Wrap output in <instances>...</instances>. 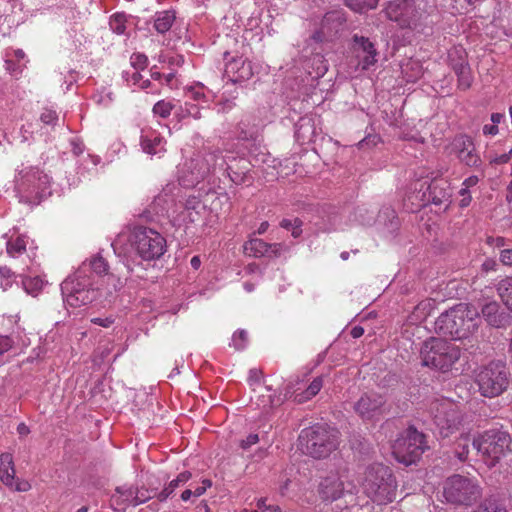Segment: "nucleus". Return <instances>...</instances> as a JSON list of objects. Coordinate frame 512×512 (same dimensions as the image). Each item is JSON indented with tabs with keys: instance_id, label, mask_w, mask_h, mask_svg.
<instances>
[{
	"instance_id": "1",
	"label": "nucleus",
	"mask_w": 512,
	"mask_h": 512,
	"mask_svg": "<svg viewBox=\"0 0 512 512\" xmlns=\"http://www.w3.org/2000/svg\"><path fill=\"white\" fill-rule=\"evenodd\" d=\"M479 315L472 304L460 303L436 319L435 330L439 335L452 339L467 338L477 330Z\"/></svg>"
},
{
	"instance_id": "2",
	"label": "nucleus",
	"mask_w": 512,
	"mask_h": 512,
	"mask_svg": "<svg viewBox=\"0 0 512 512\" xmlns=\"http://www.w3.org/2000/svg\"><path fill=\"white\" fill-rule=\"evenodd\" d=\"M338 445V432L324 425L307 427L298 437V448L303 454L314 459L328 457L338 448Z\"/></svg>"
},
{
	"instance_id": "3",
	"label": "nucleus",
	"mask_w": 512,
	"mask_h": 512,
	"mask_svg": "<svg viewBox=\"0 0 512 512\" xmlns=\"http://www.w3.org/2000/svg\"><path fill=\"white\" fill-rule=\"evenodd\" d=\"M363 489L373 502L386 505L396 498L397 482L389 467L373 464L365 472Z\"/></svg>"
},
{
	"instance_id": "4",
	"label": "nucleus",
	"mask_w": 512,
	"mask_h": 512,
	"mask_svg": "<svg viewBox=\"0 0 512 512\" xmlns=\"http://www.w3.org/2000/svg\"><path fill=\"white\" fill-rule=\"evenodd\" d=\"M511 442V436L507 431L490 429L474 439L473 450L482 456L488 466L493 467L507 455Z\"/></svg>"
},
{
	"instance_id": "5",
	"label": "nucleus",
	"mask_w": 512,
	"mask_h": 512,
	"mask_svg": "<svg viewBox=\"0 0 512 512\" xmlns=\"http://www.w3.org/2000/svg\"><path fill=\"white\" fill-rule=\"evenodd\" d=\"M420 356L423 366L445 371L460 358V350L443 339L430 338L423 343Z\"/></svg>"
},
{
	"instance_id": "6",
	"label": "nucleus",
	"mask_w": 512,
	"mask_h": 512,
	"mask_svg": "<svg viewBox=\"0 0 512 512\" xmlns=\"http://www.w3.org/2000/svg\"><path fill=\"white\" fill-rule=\"evenodd\" d=\"M130 241L136 254L144 261L157 260L167 250L166 239L158 231L145 226L135 227Z\"/></svg>"
},
{
	"instance_id": "7",
	"label": "nucleus",
	"mask_w": 512,
	"mask_h": 512,
	"mask_svg": "<svg viewBox=\"0 0 512 512\" xmlns=\"http://www.w3.org/2000/svg\"><path fill=\"white\" fill-rule=\"evenodd\" d=\"M509 371L505 363L492 361L480 368L475 377L480 394L493 398L501 395L509 385Z\"/></svg>"
},
{
	"instance_id": "8",
	"label": "nucleus",
	"mask_w": 512,
	"mask_h": 512,
	"mask_svg": "<svg viewBox=\"0 0 512 512\" xmlns=\"http://www.w3.org/2000/svg\"><path fill=\"white\" fill-rule=\"evenodd\" d=\"M429 412L442 438H447L456 432L463 421L459 406L449 399L433 400L430 403Z\"/></svg>"
},
{
	"instance_id": "9",
	"label": "nucleus",
	"mask_w": 512,
	"mask_h": 512,
	"mask_svg": "<svg viewBox=\"0 0 512 512\" xmlns=\"http://www.w3.org/2000/svg\"><path fill=\"white\" fill-rule=\"evenodd\" d=\"M482 495L479 484L462 475H452L443 483V496L448 503L470 506Z\"/></svg>"
},
{
	"instance_id": "10",
	"label": "nucleus",
	"mask_w": 512,
	"mask_h": 512,
	"mask_svg": "<svg viewBox=\"0 0 512 512\" xmlns=\"http://www.w3.org/2000/svg\"><path fill=\"white\" fill-rule=\"evenodd\" d=\"M426 449V436L413 426L404 430L392 445L394 457L405 465L415 463Z\"/></svg>"
},
{
	"instance_id": "11",
	"label": "nucleus",
	"mask_w": 512,
	"mask_h": 512,
	"mask_svg": "<svg viewBox=\"0 0 512 512\" xmlns=\"http://www.w3.org/2000/svg\"><path fill=\"white\" fill-rule=\"evenodd\" d=\"M386 17L401 28L416 29L421 26L424 11L415 0H393L384 9Z\"/></svg>"
},
{
	"instance_id": "12",
	"label": "nucleus",
	"mask_w": 512,
	"mask_h": 512,
	"mask_svg": "<svg viewBox=\"0 0 512 512\" xmlns=\"http://www.w3.org/2000/svg\"><path fill=\"white\" fill-rule=\"evenodd\" d=\"M226 160L219 150L197 155L186 164L189 175L183 177V184L193 186L208 177L217 167L223 168Z\"/></svg>"
},
{
	"instance_id": "13",
	"label": "nucleus",
	"mask_w": 512,
	"mask_h": 512,
	"mask_svg": "<svg viewBox=\"0 0 512 512\" xmlns=\"http://www.w3.org/2000/svg\"><path fill=\"white\" fill-rule=\"evenodd\" d=\"M16 187L20 193H25L30 201L39 202L50 194V177L38 168L23 169L16 179Z\"/></svg>"
},
{
	"instance_id": "14",
	"label": "nucleus",
	"mask_w": 512,
	"mask_h": 512,
	"mask_svg": "<svg viewBox=\"0 0 512 512\" xmlns=\"http://www.w3.org/2000/svg\"><path fill=\"white\" fill-rule=\"evenodd\" d=\"M61 290L67 305L74 308L87 305L98 297L97 290L89 287L88 283L73 277L66 279L62 283Z\"/></svg>"
},
{
	"instance_id": "15",
	"label": "nucleus",
	"mask_w": 512,
	"mask_h": 512,
	"mask_svg": "<svg viewBox=\"0 0 512 512\" xmlns=\"http://www.w3.org/2000/svg\"><path fill=\"white\" fill-rule=\"evenodd\" d=\"M353 409L363 421L378 420L386 413V398L376 392L364 393L354 403Z\"/></svg>"
},
{
	"instance_id": "16",
	"label": "nucleus",
	"mask_w": 512,
	"mask_h": 512,
	"mask_svg": "<svg viewBox=\"0 0 512 512\" xmlns=\"http://www.w3.org/2000/svg\"><path fill=\"white\" fill-rule=\"evenodd\" d=\"M348 479V470L342 468L330 472L319 484V495L324 501H335L344 494Z\"/></svg>"
},
{
	"instance_id": "17",
	"label": "nucleus",
	"mask_w": 512,
	"mask_h": 512,
	"mask_svg": "<svg viewBox=\"0 0 512 512\" xmlns=\"http://www.w3.org/2000/svg\"><path fill=\"white\" fill-rule=\"evenodd\" d=\"M0 481L13 491L27 492L31 489L29 481L16 477L13 456L10 453L0 454Z\"/></svg>"
},
{
	"instance_id": "18",
	"label": "nucleus",
	"mask_w": 512,
	"mask_h": 512,
	"mask_svg": "<svg viewBox=\"0 0 512 512\" xmlns=\"http://www.w3.org/2000/svg\"><path fill=\"white\" fill-rule=\"evenodd\" d=\"M452 151L458 160L468 167L479 168L482 164L473 140L467 135H459L454 138Z\"/></svg>"
},
{
	"instance_id": "19",
	"label": "nucleus",
	"mask_w": 512,
	"mask_h": 512,
	"mask_svg": "<svg viewBox=\"0 0 512 512\" xmlns=\"http://www.w3.org/2000/svg\"><path fill=\"white\" fill-rule=\"evenodd\" d=\"M353 49L361 57L362 69L366 70L377 62V50L369 38L355 34L352 38Z\"/></svg>"
},
{
	"instance_id": "20",
	"label": "nucleus",
	"mask_w": 512,
	"mask_h": 512,
	"mask_svg": "<svg viewBox=\"0 0 512 512\" xmlns=\"http://www.w3.org/2000/svg\"><path fill=\"white\" fill-rule=\"evenodd\" d=\"M481 314L492 327L503 328L510 324V315L496 301H490L483 305Z\"/></svg>"
},
{
	"instance_id": "21",
	"label": "nucleus",
	"mask_w": 512,
	"mask_h": 512,
	"mask_svg": "<svg viewBox=\"0 0 512 512\" xmlns=\"http://www.w3.org/2000/svg\"><path fill=\"white\" fill-rule=\"evenodd\" d=\"M252 74L251 63L242 57L233 58L225 65V75L233 82L247 80Z\"/></svg>"
},
{
	"instance_id": "22",
	"label": "nucleus",
	"mask_w": 512,
	"mask_h": 512,
	"mask_svg": "<svg viewBox=\"0 0 512 512\" xmlns=\"http://www.w3.org/2000/svg\"><path fill=\"white\" fill-rule=\"evenodd\" d=\"M429 200L435 205H445L451 202L452 190L445 179H436L428 186Z\"/></svg>"
},
{
	"instance_id": "23",
	"label": "nucleus",
	"mask_w": 512,
	"mask_h": 512,
	"mask_svg": "<svg viewBox=\"0 0 512 512\" xmlns=\"http://www.w3.org/2000/svg\"><path fill=\"white\" fill-rule=\"evenodd\" d=\"M226 171L230 180L236 185L245 184L252 180L249 175V162L246 159L233 158L232 163L227 164Z\"/></svg>"
},
{
	"instance_id": "24",
	"label": "nucleus",
	"mask_w": 512,
	"mask_h": 512,
	"mask_svg": "<svg viewBox=\"0 0 512 512\" xmlns=\"http://www.w3.org/2000/svg\"><path fill=\"white\" fill-rule=\"evenodd\" d=\"M135 487H117L111 496V507L115 511L124 512L126 507L134 506Z\"/></svg>"
},
{
	"instance_id": "25",
	"label": "nucleus",
	"mask_w": 512,
	"mask_h": 512,
	"mask_svg": "<svg viewBox=\"0 0 512 512\" xmlns=\"http://www.w3.org/2000/svg\"><path fill=\"white\" fill-rule=\"evenodd\" d=\"M141 146L143 151L150 155H160L166 151L164 139L156 132L143 134Z\"/></svg>"
},
{
	"instance_id": "26",
	"label": "nucleus",
	"mask_w": 512,
	"mask_h": 512,
	"mask_svg": "<svg viewBox=\"0 0 512 512\" xmlns=\"http://www.w3.org/2000/svg\"><path fill=\"white\" fill-rule=\"evenodd\" d=\"M347 21L346 14L342 9H335L327 12L321 22L322 29L329 32H337Z\"/></svg>"
},
{
	"instance_id": "27",
	"label": "nucleus",
	"mask_w": 512,
	"mask_h": 512,
	"mask_svg": "<svg viewBox=\"0 0 512 512\" xmlns=\"http://www.w3.org/2000/svg\"><path fill=\"white\" fill-rule=\"evenodd\" d=\"M270 244L262 239L252 238L244 243V252L251 257L261 258L268 255Z\"/></svg>"
},
{
	"instance_id": "28",
	"label": "nucleus",
	"mask_w": 512,
	"mask_h": 512,
	"mask_svg": "<svg viewBox=\"0 0 512 512\" xmlns=\"http://www.w3.org/2000/svg\"><path fill=\"white\" fill-rule=\"evenodd\" d=\"M192 474L189 471H184L180 473L175 479L170 481V483L162 489L159 493H157V499L160 502L166 501L178 488L180 485L185 484L191 479Z\"/></svg>"
},
{
	"instance_id": "29",
	"label": "nucleus",
	"mask_w": 512,
	"mask_h": 512,
	"mask_svg": "<svg viewBox=\"0 0 512 512\" xmlns=\"http://www.w3.org/2000/svg\"><path fill=\"white\" fill-rule=\"evenodd\" d=\"M476 439L472 437L470 433H463L454 443V453L455 456L460 461H465L468 459L470 453V445L473 446V441Z\"/></svg>"
},
{
	"instance_id": "30",
	"label": "nucleus",
	"mask_w": 512,
	"mask_h": 512,
	"mask_svg": "<svg viewBox=\"0 0 512 512\" xmlns=\"http://www.w3.org/2000/svg\"><path fill=\"white\" fill-rule=\"evenodd\" d=\"M176 19L173 10L160 11L155 14L154 27L158 33L164 34L170 30Z\"/></svg>"
},
{
	"instance_id": "31",
	"label": "nucleus",
	"mask_w": 512,
	"mask_h": 512,
	"mask_svg": "<svg viewBox=\"0 0 512 512\" xmlns=\"http://www.w3.org/2000/svg\"><path fill=\"white\" fill-rule=\"evenodd\" d=\"M322 387L323 378L321 376H318L312 380L309 386L302 393L295 395V400L298 403H303L307 400H310L312 397L316 396L320 392Z\"/></svg>"
},
{
	"instance_id": "32",
	"label": "nucleus",
	"mask_w": 512,
	"mask_h": 512,
	"mask_svg": "<svg viewBox=\"0 0 512 512\" xmlns=\"http://www.w3.org/2000/svg\"><path fill=\"white\" fill-rule=\"evenodd\" d=\"M474 512H508V510L500 500L491 496L485 498Z\"/></svg>"
},
{
	"instance_id": "33",
	"label": "nucleus",
	"mask_w": 512,
	"mask_h": 512,
	"mask_svg": "<svg viewBox=\"0 0 512 512\" xmlns=\"http://www.w3.org/2000/svg\"><path fill=\"white\" fill-rule=\"evenodd\" d=\"M497 291L505 305L512 311V277H507L498 283Z\"/></svg>"
},
{
	"instance_id": "34",
	"label": "nucleus",
	"mask_w": 512,
	"mask_h": 512,
	"mask_svg": "<svg viewBox=\"0 0 512 512\" xmlns=\"http://www.w3.org/2000/svg\"><path fill=\"white\" fill-rule=\"evenodd\" d=\"M22 285L28 294L36 296L42 290L44 282L38 276L24 277L22 280Z\"/></svg>"
},
{
	"instance_id": "35",
	"label": "nucleus",
	"mask_w": 512,
	"mask_h": 512,
	"mask_svg": "<svg viewBox=\"0 0 512 512\" xmlns=\"http://www.w3.org/2000/svg\"><path fill=\"white\" fill-rule=\"evenodd\" d=\"M153 497L157 498L156 489H149L145 486L135 487L134 507L146 503Z\"/></svg>"
},
{
	"instance_id": "36",
	"label": "nucleus",
	"mask_w": 512,
	"mask_h": 512,
	"mask_svg": "<svg viewBox=\"0 0 512 512\" xmlns=\"http://www.w3.org/2000/svg\"><path fill=\"white\" fill-rule=\"evenodd\" d=\"M431 303L429 301L420 302L412 312L410 319L414 322L423 321L430 313Z\"/></svg>"
},
{
	"instance_id": "37",
	"label": "nucleus",
	"mask_w": 512,
	"mask_h": 512,
	"mask_svg": "<svg viewBox=\"0 0 512 512\" xmlns=\"http://www.w3.org/2000/svg\"><path fill=\"white\" fill-rule=\"evenodd\" d=\"M126 16L123 13H116L110 18V28L113 32L121 35L125 33L126 30Z\"/></svg>"
},
{
	"instance_id": "38",
	"label": "nucleus",
	"mask_w": 512,
	"mask_h": 512,
	"mask_svg": "<svg viewBox=\"0 0 512 512\" xmlns=\"http://www.w3.org/2000/svg\"><path fill=\"white\" fill-rule=\"evenodd\" d=\"M177 115L180 118H185V117H193L194 119L201 118L200 108L197 105L190 103V102H185L184 106L180 107L179 112H177Z\"/></svg>"
},
{
	"instance_id": "39",
	"label": "nucleus",
	"mask_w": 512,
	"mask_h": 512,
	"mask_svg": "<svg viewBox=\"0 0 512 512\" xmlns=\"http://www.w3.org/2000/svg\"><path fill=\"white\" fill-rule=\"evenodd\" d=\"M26 250V242L23 237H17L14 241L7 242V253L15 257Z\"/></svg>"
},
{
	"instance_id": "40",
	"label": "nucleus",
	"mask_w": 512,
	"mask_h": 512,
	"mask_svg": "<svg viewBox=\"0 0 512 512\" xmlns=\"http://www.w3.org/2000/svg\"><path fill=\"white\" fill-rule=\"evenodd\" d=\"M174 105L170 101L160 100L153 106V113L161 118H167Z\"/></svg>"
},
{
	"instance_id": "41",
	"label": "nucleus",
	"mask_w": 512,
	"mask_h": 512,
	"mask_svg": "<svg viewBox=\"0 0 512 512\" xmlns=\"http://www.w3.org/2000/svg\"><path fill=\"white\" fill-rule=\"evenodd\" d=\"M456 75L458 77V86L461 89L466 90V89L470 88V86L473 82V77L471 74L470 67H464V71H460V73H458Z\"/></svg>"
},
{
	"instance_id": "42",
	"label": "nucleus",
	"mask_w": 512,
	"mask_h": 512,
	"mask_svg": "<svg viewBox=\"0 0 512 512\" xmlns=\"http://www.w3.org/2000/svg\"><path fill=\"white\" fill-rule=\"evenodd\" d=\"M247 340V332L245 330H239L238 332L234 333L232 337V345L235 349L241 350L246 347Z\"/></svg>"
},
{
	"instance_id": "43",
	"label": "nucleus",
	"mask_w": 512,
	"mask_h": 512,
	"mask_svg": "<svg viewBox=\"0 0 512 512\" xmlns=\"http://www.w3.org/2000/svg\"><path fill=\"white\" fill-rule=\"evenodd\" d=\"M91 268L97 274L106 273L108 270V263L103 257L97 256L91 260Z\"/></svg>"
},
{
	"instance_id": "44",
	"label": "nucleus",
	"mask_w": 512,
	"mask_h": 512,
	"mask_svg": "<svg viewBox=\"0 0 512 512\" xmlns=\"http://www.w3.org/2000/svg\"><path fill=\"white\" fill-rule=\"evenodd\" d=\"M106 281L109 286L113 287L114 291H118L124 287L126 279L117 277L115 274L111 273L107 276Z\"/></svg>"
},
{
	"instance_id": "45",
	"label": "nucleus",
	"mask_w": 512,
	"mask_h": 512,
	"mask_svg": "<svg viewBox=\"0 0 512 512\" xmlns=\"http://www.w3.org/2000/svg\"><path fill=\"white\" fill-rule=\"evenodd\" d=\"M147 57L144 54H133L131 56V64L135 69L143 70L147 65Z\"/></svg>"
},
{
	"instance_id": "46",
	"label": "nucleus",
	"mask_w": 512,
	"mask_h": 512,
	"mask_svg": "<svg viewBox=\"0 0 512 512\" xmlns=\"http://www.w3.org/2000/svg\"><path fill=\"white\" fill-rule=\"evenodd\" d=\"M287 250V246H285L282 243H273L270 244V248L268 251V255L266 257L272 258V257H280L284 251Z\"/></svg>"
},
{
	"instance_id": "47",
	"label": "nucleus",
	"mask_w": 512,
	"mask_h": 512,
	"mask_svg": "<svg viewBox=\"0 0 512 512\" xmlns=\"http://www.w3.org/2000/svg\"><path fill=\"white\" fill-rule=\"evenodd\" d=\"M212 486V482L211 480L209 479H204L202 481V484L201 485H198L194 488H192V492H193V497H200L201 495H203L206 490Z\"/></svg>"
},
{
	"instance_id": "48",
	"label": "nucleus",
	"mask_w": 512,
	"mask_h": 512,
	"mask_svg": "<svg viewBox=\"0 0 512 512\" xmlns=\"http://www.w3.org/2000/svg\"><path fill=\"white\" fill-rule=\"evenodd\" d=\"M344 4L356 13H364L362 0H344Z\"/></svg>"
},
{
	"instance_id": "49",
	"label": "nucleus",
	"mask_w": 512,
	"mask_h": 512,
	"mask_svg": "<svg viewBox=\"0 0 512 512\" xmlns=\"http://www.w3.org/2000/svg\"><path fill=\"white\" fill-rule=\"evenodd\" d=\"M41 121L45 124H55V122L57 121L58 119V116L56 114L55 111L53 110H45L42 114H41Z\"/></svg>"
},
{
	"instance_id": "50",
	"label": "nucleus",
	"mask_w": 512,
	"mask_h": 512,
	"mask_svg": "<svg viewBox=\"0 0 512 512\" xmlns=\"http://www.w3.org/2000/svg\"><path fill=\"white\" fill-rule=\"evenodd\" d=\"M186 94L188 98L195 101H200L205 98V94L202 92L201 88L189 87Z\"/></svg>"
},
{
	"instance_id": "51",
	"label": "nucleus",
	"mask_w": 512,
	"mask_h": 512,
	"mask_svg": "<svg viewBox=\"0 0 512 512\" xmlns=\"http://www.w3.org/2000/svg\"><path fill=\"white\" fill-rule=\"evenodd\" d=\"M14 344V341L9 336H0V355L9 351Z\"/></svg>"
},
{
	"instance_id": "52",
	"label": "nucleus",
	"mask_w": 512,
	"mask_h": 512,
	"mask_svg": "<svg viewBox=\"0 0 512 512\" xmlns=\"http://www.w3.org/2000/svg\"><path fill=\"white\" fill-rule=\"evenodd\" d=\"M259 441L257 434H249L245 439L241 440L240 446L242 449L247 450L252 445H255Z\"/></svg>"
},
{
	"instance_id": "53",
	"label": "nucleus",
	"mask_w": 512,
	"mask_h": 512,
	"mask_svg": "<svg viewBox=\"0 0 512 512\" xmlns=\"http://www.w3.org/2000/svg\"><path fill=\"white\" fill-rule=\"evenodd\" d=\"M114 321H115V319L112 316L105 317V318L96 317V318L91 319V322L93 324L102 326L104 328L110 327L114 323Z\"/></svg>"
},
{
	"instance_id": "54",
	"label": "nucleus",
	"mask_w": 512,
	"mask_h": 512,
	"mask_svg": "<svg viewBox=\"0 0 512 512\" xmlns=\"http://www.w3.org/2000/svg\"><path fill=\"white\" fill-rule=\"evenodd\" d=\"M14 276V273L7 266L0 267V277L6 279V283L2 284L4 288L11 285L10 279Z\"/></svg>"
},
{
	"instance_id": "55",
	"label": "nucleus",
	"mask_w": 512,
	"mask_h": 512,
	"mask_svg": "<svg viewBox=\"0 0 512 512\" xmlns=\"http://www.w3.org/2000/svg\"><path fill=\"white\" fill-rule=\"evenodd\" d=\"M449 57L452 62V68L456 74L460 73V71H464V67H470L469 64L464 59H462V57H460L458 62H454L452 54H450Z\"/></svg>"
},
{
	"instance_id": "56",
	"label": "nucleus",
	"mask_w": 512,
	"mask_h": 512,
	"mask_svg": "<svg viewBox=\"0 0 512 512\" xmlns=\"http://www.w3.org/2000/svg\"><path fill=\"white\" fill-rule=\"evenodd\" d=\"M500 261L503 265L512 266V249H504L500 253Z\"/></svg>"
},
{
	"instance_id": "57",
	"label": "nucleus",
	"mask_w": 512,
	"mask_h": 512,
	"mask_svg": "<svg viewBox=\"0 0 512 512\" xmlns=\"http://www.w3.org/2000/svg\"><path fill=\"white\" fill-rule=\"evenodd\" d=\"M302 224L303 222L299 218L293 219V228L291 230V234L294 238H298L301 236Z\"/></svg>"
},
{
	"instance_id": "58",
	"label": "nucleus",
	"mask_w": 512,
	"mask_h": 512,
	"mask_svg": "<svg viewBox=\"0 0 512 512\" xmlns=\"http://www.w3.org/2000/svg\"><path fill=\"white\" fill-rule=\"evenodd\" d=\"M459 194L462 196V199L460 200V206L467 207L471 202V195L469 190H467V188H462L459 191Z\"/></svg>"
},
{
	"instance_id": "59",
	"label": "nucleus",
	"mask_w": 512,
	"mask_h": 512,
	"mask_svg": "<svg viewBox=\"0 0 512 512\" xmlns=\"http://www.w3.org/2000/svg\"><path fill=\"white\" fill-rule=\"evenodd\" d=\"M510 159L511 158L509 157V154L503 153L499 156H495L494 158H491L490 163L496 164V165L505 164V163H508L510 161Z\"/></svg>"
},
{
	"instance_id": "60",
	"label": "nucleus",
	"mask_w": 512,
	"mask_h": 512,
	"mask_svg": "<svg viewBox=\"0 0 512 512\" xmlns=\"http://www.w3.org/2000/svg\"><path fill=\"white\" fill-rule=\"evenodd\" d=\"M218 106H219L218 110L220 112H227L235 106V103L232 100L227 99L225 101L219 102Z\"/></svg>"
},
{
	"instance_id": "61",
	"label": "nucleus",
	"mask_w": 512,
	"mask_h": 512,
	"mask_svg": "<svg viewBox=\"0 0 512 512\" xmlns=\"http://www.w3.org/2000/svg\"><path fill=\"white\" fill-rule=\"evenodd\" d=\"M479 182V178L475 175L468 177L463 182V188H467L469 190L470 187L475 186Z\"/></svg>"
},
{
	"instance_id": "62",
	"label": "nucleus",
	"mask_w": 512,
	"mask_h": 512,
	"mask_svg": "<svg viewBox=\"0 0 512 512\" xmlns=\"http://www.w3.org/2000/svg\"><path fill=\"white\" fill-rule=\"evenodd\" d=\"M286 397H287V393L284 395V397H281V396H277V397L269 396L270 407H276V406L281 405L284 402V400L286 399Z\"/></svg>"
},
{
	"instance_id": "63",
	"label": "nucleus",
	"mask_w": 512,
	"mask_h": 512,
	"mask_svg": "<svg viewBox=\"0 0 512 512\" xmlns=\"http://www.w3.org/2000/svg\"><path fill=\"white\" fill-rule=\"evenodd\" d=\"M483 133L485 135H496L498 133L497 125H484Z\"/></svg>"
},
{
	"instance_id": "64",
	"label": "nucleus",
	"mask_w": 512,
	"mask_h": 512,
	"mask_svg": "<svg viewBox=\"0 0 512 512\" xmlns=\"http://www.w3.org/2000/svg\"><path fill=\"white\" fill-rule=\"evenodd\" d=\"M262 375V372L258 369H251L249 372V380L251 382H258L260 380V377Z\"/></svg>"
}]
</instances>
